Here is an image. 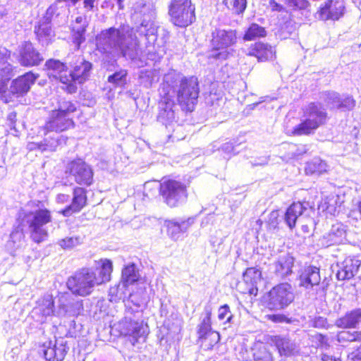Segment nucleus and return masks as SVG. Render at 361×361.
<instances>
[{"instance_id": "aec40b11", "label": "nucleus", "mask_w": 361, "mask_h": 361, "mask_svg": "<svg viewBox=\"0 0 361 361\" xmlns=\"http://www.w3.org/2000/svg\"><path fill=\"white\" fill-rule=\"evenodd\" d=\"M343 0H328L317 12L318 18L322 20H338L344 14Z\"/></svg>"}, {"instance_id": "7c9ffc66", "label": "nucleus", "mask_w": 361, "mask_h": 361, "mask_svg": "<svg viewBox=\"0 0 361 361\" xmlns=\"http://www.w3.org/2000/svg\"><path fill=\"white\" fill-rule=\"evenodd\" d=\"M361 323V308L348 311L343 316L338 318L335 325L341 329H356Z\"/></svg>"}, {"instance_id": "c03bdc74", "label": "nucleus", "mask_w": 361, "mask_h": 361, "mask_svg": "<svg viewBox=\"0 0 361 361\" xmlns=\"http://www.w3.org/2000/svg\"><path fill=\"white\" fill-rule=\"evenodd\" d=\"M128 72L125 69H120L112 75H109L108 82L115 87H124L127 81Z\"/></svg>"}, {"instance_id": "0e129e2a", "label": "nucleus", "mask_w": 361, "mask_h": 361, "mask_svg": "<svg viewBox=\"0 0 361 361\" xmlns=\"http://www.w3.org/2000/svg\"><path fill=\"white\" fill-rule=\"evenodd\" d=\"M9 78H4L0 75V97H2V94L7 91V82H8Z\"/></svg>"}, {"instance_id": "49530a36", "label": "nucleus", "mask_w": 361, "mask_h": 361, "mask_svg": "<svg viewBox=\"0 0 361 361\" xmlns=\"http://www.w3.org/2000/svg\"><path fill=\"white\" fill-rule=\"evenodd\" d=\"M261 271L256 268L247 269L244 275V281L248 283H250L252 286L257 285V283L261 281Z\"/></svg>"}, {"instance_id": "a18cd8bd", "label": "nucleus", "mask_w": 361, "mask_h": 361, "mask_svg": "<svg viewBox=\"0 0 361 361\" xmlns=\"http://www.w3.org/2000/svg\"><path fill=\"white\" fill-rule=\"evenodd\" d=\"M321 99L330 109H338L340 95L335 92H324L321 95Z\"/></svg>"}, {"instance_id": "6ab92c4d", "label": "nucleus", "mask_w": 361, "mask_h": 361, "mask_svg": "<svg viewBox=\"0 0 361 361\" xmlns=\"http://www.w3.org/2000/svg\"><path fill=\"white\" fill-rule=\"evenodd\" d=\"M157 35V40L154 44H149L147 40H142L140 44L145 41L146 45L145 49H142L141 54L137 57L140 58L143 55H158L160 56L165 53L164 45L169 40L170 32L164 27H158Z\"/></svg>"}, {"instance_id": "5701e85b", "label": "nucleus", "mask_w": 361, "mask_h": 361, "mask_svg": "<svg viewBox=\"0 0 361 361\" xmlns=\"http://www.w3.org/2000/svg\"><path fill=\"white\" fill-rule=\"evenodd\" d=\"M74 125L72 118L57 111H51L44 129L48 132H62L72 128Z\"/></svg>"}, {"instance_id": "c756f323", "label": "nucleus", "mask_w": 361, "mask_h": 361, "mask_svg": "<svg viewBox=\"0 0 361 361\" xmlns=\"http://www.w3.org/2000/svg\"><path fill=\"white\" fill-rule=\"evenodd\" d=\"M345 235L344 226L341 224H336L331 226L329 232L320 239V243L324 247L341 244L345 240Z\"/></svg>"}, {"instance_id": "69168bd1", "label": "nucleus", "mask_w": 361, "mask_h": 361, "mask_svg": "<svg viewBox=\"0 0 361 361\" xmlns=\"http://www.w3.org/2000/svg\"><path fill=\"white\" fill-rule=\"evenodd\" d=\"M54 11L55 7L52 6H49L46 11L45 16L39 21H45L47 19L49 23L51 24V18L53 16Z\"/></svg>"}, {"instance_id": "dca6fc26", "label": "nucleus", "mask_w": 361, "mask_h": 361, "mask_svg": "<svg viewBox=\"0 0 361 361\" xmlns=\"http://www.w3.org/2000/svg\"><path fill=\"white\" fill-rule=\"evenodd\" d=\"M82 301L75 299L68 293L63 294L59 299V310L56 315L59 317H75L82 310Z\"/></svg>"}, {"instance_id": "8fccbe9b", "label": "nucleus", "mask_w": 361, "mask_h": 361, "mask_svg": "<svg viewBox=\"0 0 361 361\" xmlns=\"http://www.w3.org/2000/svg\"><path fill=\"white\" fill-rule=\"evenodd\" d=\"M10 51L5 47H0V69L6 70L7 73L11 71V66L8 63Z\"/></svg>"}, {"instance_id": "4468645a", "label": "nucleus", "mask_w": 361, "mask_h": 361, "mask_svg": "<svg viewBox=\"0 0 361 361\" xmlns=\"http://www.w3.org/2000/svg\"><path fill=\"white\" fill-rule=\"evenodd\" d=\"M66 172L69 173L80 185L90 186L93 183V169L90 164L81 159L69 162L66 166Z\"/></svg>"}, {"instance_id": "4d7b16f0", "label": "nucleus", "mask_w": 361, "mask_h": 361, "mask_svg": "<svg viewBox=\"0 0 361 361\" xmlns=\"http://www.w3.org/2000/svg\"><path fill=\"white\" fill-rule=\"evenodd\" d=\"M218 151H221L224 154L225 159H229L231 155L235 154V147L232 142H226L223 144L221 147H218Z\"/></svg>"}, {"instance_id": "de8ad7c7", "label": "nucleus", "mask_w": 361, "mask_h": 361, "mask_svg": "<svg viewBox=\"0 0 361 361\" xmlns=\"http://www.w3.org/2000/svg\"><path fill=\"white\" fill-rule=\"evenodd\" d=\"M76 110V107L74 104L71 102L61 99L58 102L57 109L52 110L51 111H57L60 114H66L70 116Z\"/></svg>"}, {"instance_id": "37998d69", "label": "nucleus", "mask_w": 361, "mask_h": 361, "mask_svg": "<svg viewBox=\"0 0 361 361\" xmlns=\"http://www.w3.org/2000/svg\"><path fill=\"white\" fill-rule=\"evenodd\" d=\"M337 341L341 343L361 341V331H341L337 334Z\"/></svg>"}, {"instance_id": "603ef678", "label": "nucleus", "mask_w": 361, "mask_h": 361, "mask_svg": "<svg viewBox=\"0 0 361 361\" xmlns=\"http://www.w3.org/2000/svg\"><path fill=\"white\" fill-rule=\"evenodd\" d=\"M355 105V101L350 96H340L339 104H338V109L342 110H350Z\"/></svg>"}, {"instance_id": "052dcab7", "label": "nucleus", "mask_w": 361, "mask_h": 361, "mask_svg": "<svg viewBox=\"0 0 361 361\" xmlns=\"http://www.w3.org/2000/svg\"><path fill=\"white\" fill-rule=\"evenodd\" d=\"M269 320L274 323H291V319L283 314H273L267 315Z\"/></svg>"}, {"instance_id": "ddd939ff", "label": "nucleus", "mask_w": 361, "mask_h": 361, "mask_svg": "<svg viewBox=\"0 0 361 361\" xmlns=\"http://www.w3.org/2000/svg\"><path fill=\"white\" fill-rule=\"evenodd\" d=\"M35 80V75L31 72L19 76L12 81L9 89L2 94L1 100L5 103L14 102L16 99L23 96L29 91Z\"/></svg>"}, {"instance_id": "9d476101", "label": "nucleus", "mask_w": 361, "mask_h": 361, "mask_svg": "<svg viewBox=\"0 0 361 361\" xmlns=\"http://www.w3.org/2000/svg\"><path fill=\"white\" fill-rule=\"evenodd\" d=\"M310 212L311 208L307 202H293L286 209L284 221L290 229H293L298 223L301 226L302 230L307 233L309 231L308 223L312 222Z\"/></svg>"}, {"instance_id": "2f4dec72", "label": "nucleus", "mask_w": 361, "mask_h": 361, "mask_svg": "<svg viewBox=\"0 0 361 361\" xmlns=\"http://www.w3.org/2000/svg\"><path fill=\"white\" fill-rule=\"evenodd\" d=\"M299 281L300 286L306 289L319 285L321 281L319 269L313 266L305 267L299 276Z\"/></svg>"}, {"instance_id": "f704fd0d", "label": "nucleus", "mask_w": 361, "mask_h": 361, "mask_svg": "<svg viewBox=\"0 0 361 361\" xmlns=\"http://www.w3.org/2000/svg\"><path fill=\"white\" fill-rule=\"evenodd\" d=\"M51 133L47 131L44 134L46 137L38 145L39 149L41 151H55L58 145L66 143V139L62 135H58L56 132L52 134Z\"/></svg>"}, {"instance_id": "338daca9", "label": "nucleus", "mask_w": 361, "mask_h": 361, "mask_svg": "<svg viewBox=\"0 0 361 361\" xmlns=\"http://www.w3.org/2000/svg\"><path fill=\"white\" fill-rule=\"evenodd\" d=\"M269 6H270L271 10L275 11H282L284 9V8L282 5L278 4L274 0L270 1Z\"/></svg>"}, {"instance_id": "774afa93", "label": "nucleus", "mask_w": 361, "mask_h": 361, "mask_svg": "<svg viewBox=\"0 0 361 361\" xmlns=\"http://www.w3.org/2000/svg\"><path fill=\"white\" fill-rule=\"evenodd\" d=\"M322 361H341L339 357H336L333 355H329L326 354H324L322 357Z\"/></svg>"}, {"instance_id": "473e14b6", "label": "nucleus", "mask_w": 361, "mask_h": 361, "mask_svg": "<svg viewBox=\"0 0 361 361\" xmlns=\"http://www.w3.org/2000/svg\"><path fill=\"white\" fill-rule=\"evenodd\" d=\"M189 221L181 219H171L165 221L169 236L174 240L179 239L182 234L185 233L190 226Z\"/></svg>"}, {"instance_id": "20e7f679", "label": "nucleus", "mask_w": 361, "mask_h": 361, "mask_svg": "<svg viewBox=\"0 0 361 361\" xmlns=\"http://www.w3.org/2000/svg\"><path fill=\"white\" fill-rule=\"evenodd\" d=\"M303 119L293 130L294 135L313 134L327 120L326 109L319 103L312 102L303 109Z\"/></svg>"}, {"instance_id": "79ce46f5", "label": "nucleus", "mask_w": 361, "mask_h": 361, "mask_svg": "<svg viewBox=\"0 0 361 361\" xmlns=\"http://www.w3.org/2000/svg\"><path fill=\"white\" fill-rule=\"evenodd\" d=\"M140 83L145 87H152V84L159 81L158 73L156 70H145L140 71L139 76Z\"/></svg>"}, {"instance_id": "4be33fe9", "label": "nucleus", "mask_w": 361, "mask_h": 361, "mask_svg": "<svg viewBox=\"0 0 361 361\" xmlns=\"http://www.w3.org/2000/svg\"><path fill=\"white\" fill-rule=\"evenodd\" d=\"M161 95L163 97V100L159 103L160 110L157 120L168 128L169 126H173L174 123H176V110L174 109L176 104L170 97H166L164 94Z\"/></svg>"}, {"instance_id": "cd10ccee", "label": "nucleus", "mask_w": 361, "mask_h": 361, "mask_svg": "<svg viewBox=\"0 0 361 361\" xmlns=\"http://www.w3.org/2000/svg\"><path fill=\"white\" fill-rule=\"evenodd\" d=\"M295 259L288 253L279 256L274 263V274L279 278L284 279L293 274Z\"/></svg>"}, {"instance_id": "393cba45", "label": "nucleus", "mask_w": 361, "mask_h": 361, "mask_svg": "<svg viewBox=\"0 0 361 361\" xmlns=\"http://www.w3.org/2000/svg\"><path fill=\"white\" fill-rule=\"evenodd\" d=\"M360 262L358 259L346 257L343 261L336 264V278L344 281L352 279L358 271Z\"/></svg>"}, {"instance_id": "412c9836", "label": "nucleus", "mask_w": 361, "mask_h": 361, "mask_svg": "<svg viewBox=\"0 0 361 361\" xmlns=\"http://www.w3.org/2000/svg\"><path fill=\"white\" fill-rule=\"evenodd\" d=\"M271 341L281 357H293L300 353V345L288 336H275Z\"/></svg>"}, {"instance_id": "39448f33", "label": "nucleus", "mask_w": 361, "mask_h": 361, "mask_svg": "<svg viewBox=\"0 0 361 361\" xmlns=\"http://www.w3.org/2000/svg\"><path fill=\"white\" fill-rule=\"evenodd\" d=\"M142 313L136 311L128 310L121 322L120 323L121 334L129 337L130 341L134 345L140 341H145L149 333L147 324L141 319Z\"/></svg>"}, {"instance_id": "c85d7f7f", "label": "nucleus", "mask_w": 361, "mask_h": 361, "mask_svg": "<svg viewBox=\"0 0 361 361\" xmlns=\"http://www.w3.org/2000/svg\"><path fill=\"white\" fill-rule=\"evenodd\" d=\"M247 54L256 57L258 61H266L274 58L275 50L274 47L268 44L256 42L250 46L247 49Z\"/></svg>"}, {"instance_id": "c9c22d12", "label": "nucleus", "mask_w": 361, "mask_h": 361, "mask_svg": "<svg viewBox=\"0 0 361 361\" xmlns=\"http://www.w3.org/2000/svg\"><path fill=\"white\" fill-rule=\"evenodd\" d=\"M25 243V235L22 226L15 227L10 234V240L7 242L6 246L11 251H16L23 247Z\"/></svg>"}, {"instance_id": "f257e3e1", "label": "nucleus", "mask_w": 361, "mask_h": 361, "mask_svg": "<svg viewBox=\"0 0 361 361\" xmlns=\"http://www.w3.org/2000/svg\"><path fill=\"white\" fill-rule=\"evenodd\" d=\"M155 11L152 4L138 1L134 6L133 18L139 24L135 30L129 25L109 27L97 36V47L104 59L115 61L118 57L134 61L142 53L140 42L147 40L154 44L157 40V28L153 22Z\"/></svg>"}, {"instance_id": "a878e982", "label": "nucleus", "mask_w": 361, "mask_h": 361, "mask_svg": "<svg viewBox=\"0 0 361 361\" xmlns=\"http://www.w3.org/2000/svg\"><path fill=\"white\" fill-rule=\"evenodd\" d=\"M44 60L42 54L33 47L32 44L25 42L20 51V63L24 66L39 65Z\"/></svg>"}, {"instance_id": "b1692460", "label": "nucleus", "mask_w": 361, "mask_h": 361, "mask_svg": "<svg viewBox=\"0 0 361 361\" xmlns=\"http://www.w3.org/2000/svg\"><path fill=\"white\" fill-rule=\"evenodd\" d=\"M54 302L50 295L39 299L37 305L32 311V317L39 323L46 322L47 318L54 314Z\"/></svg>"}, {"instance_id": "72a5a7b5", "label": "nucleus", "mask_w": 361, "mask_h": 361, "mask_svg": "<svg viewBox=\"0 0 361 361\" xmlns=\"http://www.w3.org/2000/svg\"><path fill=\"white\" fill-rule=\"evenodd\" d=\"M35 32L42 46L48 45L54 37V32L47 19L45 21L39 22L38 25L35 27Z\"/></svg>"}, {"instance_id": "0eeeda50", "label": "nucleus", "mask_w": 361, "mask_h": 361, "mask_svg": "<svg viewBox=\"0 0 361 361\" xmlns=\"http://www.w3.org/2000/svg\"><path fill=\"white\" fill-rule=\"evenodd\" d=\"M51 221L50 212L46 209H37L24 214L22 224H26L31 233V238L37 243L44 241L47 237V231L44 226Z\"/></svg>"}, {"instance_id": "bf43d9fd", "label": "nucleus", "mask_w": 361, "mask_h": 361, "mask_svg": "<svg viewBox=\"0 0 361 361\" xmlns=\"http://www.w3.org/2000/svg\"><path fill=\"white\" fill-rule=\"evenodd\" d=\"M312 326L317 329H328L329 324L326 318L323 317H315L311 321Z\"/></svg>"}, {"instance_id": "1a4fd4ad", "label": "nucleus", "mask_w": 361, "mask_h": 361, "mask_svg": "<svg viewBox=\"0 0 361 361\" xmlns=\"http://www.w3.org/2000/svg\"><path fill=\"white\" fill-rule=\"evenodd\" d=\"M195 11L191 0H171L169 7L171 23L180 27H187L195 21Z\"/></svg>"}, {"instance_id": "7ed1b4c3", "label": "nucleus", "mask_w": 361, "mask_h": 361, "mask_svg": "<svg viewBox=\"0 0 361 361\" xmlns=\"http://www.w3.org/2000/svg\"><path fill=\"white\" fill-rule=\"evenodd\" d=\"M112 271V262L102 259L97 262L95 269L83 268L69 277L67 287L75 295L86 296L92 292L95 286L109 281Z\"/></svg>"}, {"instance_id": "3c124183", "label": "nucleus", "mask_w": 361, "mask_h": 361, "mask_svg": "<svg viewBox=\"0 0 361 361\" xmlns=\"http://www.w3.org/2000/svg\"><path fill=\"white\" fill-rule=\"evenodd\" d=\"M233 316L228 305H224L219 308L218 319L220 321H225V323H231Z\"/></svg>"}, {"instance_id": "f3484780", "label": "nucleus", "mask_w": 361, "mask_h": 361, "mask_svg": "<svg viewBox=\"0 0 361 361\" xmlns=\"http://www.w3.org/2000/svg\"><path fill=\"white\" fill-rule=\"evenodd\" d=\"M140 277L138 270L134 263L126 265L122 270L121 283L117 288H111L109 293L111 295H116L119 299L124 293L123 289L138 281Z\"/></svg>"}, {"instance_id": "4c0bfd02", "label": "nucleus", "mask_w": 361, "mask_h": 361, "mask_svg": "<svg viewBox=\"0 0 361 361\" xmlns=\"http://www.w3.org/2000/svg\"><path fill=\"white\" fill-rule=\"evenodd\" d=\"M87 23L73 25L72 28V39L75 47L78 49L82 42L85 40V33L86 32Z\"/></svg>"}, {"instance_id": "bb28decb", "label": "nucleus", "mask_w": 361, "mask_h": 361, "mask_svg": "<svg viewBox=\"0 0 361 361\" xmlns=\"http://www.w3.org/2000/svg\"><path fill=\"white\" fill-rule=\"evenodd\" d=\"M87 190L81 187H75L73 192L71 203L61 211L64 216H70L74 213L80 212L87 204Z\"/></svg>"}, {"instance_id": "13d9d810", "label": "nucleus", "mask_w": 361, "mask_h": 361, "mask_svg": "<svg viewBox=\"0 0 361 361\" xmlns=\"http://www.w3.org/2000/svg\"><path fill=\"white\" fill-rule=\"evenodd\" d=\"M289 149L290 150V155L293 157H297L298 156L302 155L303 154L307 152V148L305 145H295L293 144L289 145Z\"/></svg>"}, {"instance_id": "e2e57ef3", "label": "nucleus", "mask_w": 361, "mask_h": 361, "mask_svg": "<svg viewBox=\"0 0 361 361\" xmlns=\"http://www.w3.org/2000/svg\"><path fill=\"white\" fill-rule=\"evenodd\" d=\"M348 358L351 361H361V345L348 355Z\"/></svg>"}, {"instance_id": "58836bf2", "label": "nucleus", "mask_w": 361, "mask_h": 361, "mask_svg": "<svg viewBox=\"0 0 361 361\" xmlns=\"http://www.w3.org/2000/svg\"><path fill=\"white\" fill-rule=\"evenodd\" d=\"M226 7L235 15H243L247 8V0H223Z\"/></svg>"}, {"instance_id": "5fc2aeb1", "label": "nucleus", "mask_w": 361, "mask_h": 361, "mask_svg": "<svg viewBox=\"0 0 361 361\" xmlns=\"http://www.w3.org/2000/svg\"><path fill=\"white\" fill-rule=\"evenodd\" d=\"M43 353L47 360L56 361V352L54 351V345H52L51 341L48 343V345L44 344Z\"/></svg>"}, {"instance_id": "a19ab883", "label": "nucleus", "mask_w": 361, "mask_h": 361, "mask_svg": "<svg viewBox=\"0 0 361 361\" xmlns=\"http://www.w3.org/2000/svg\"><path fill=\"white\" fill-rule=\"evenodd\" d=\"M253 357L255 361H274L272 353L269 349L262 343L255 345Z\"/></svg>"}, {"instance_id": "6e6552de", "label": "nucleus", "mask_w": 361, "mask_h": 361, "mask_svg": "<svg viewBox=\"0 0 361 361\" xmlns=\"http://www.w3.org/2000/svg\"><path fill=\"white\" fill-rule=\"evenodd\" d=\"M159 193L163 201L169 207H178L188 199L186 185L176 180H166L159 185Z\"/></svg>"}, {"instance_id": "a211bd4d", "label": "nucleus", "mask_w": 361, "mask_h": 361, "mask_svg": "<svg viewBox=\"0 0 361 361\" xmlns=\"http://www.w3.org/2000/svg\"><path fill=\"white\" fill-rule=\"evenodd\" d=\"M45 68L50 79L59 80L66 87L68 86L69 78H72L69 76V71L66 63L58 59H50L46 61Z\"/></svg>"}, {"instance_id": "6e6d98bb", "label": "nucleus", "mask_w": 361, "mask_h": 361, "mask_svg": "<svg viewBox=\"0 0 361 361\" xmlns=\"http://www.w3.org/2000/svg\"><path fill=\"white\" fill-rule=\"evenodd\" d=\"M287 5L294 10L305 9L310 6L307 0H285Z\"/></svg>"}, {"instance_id": "2eb2a0df", "label": "nucleus", "mask_w": 361, "mask_h": 361, "mask_svg": "<svg viewBox=\"0 0 361 361\" xmlns=\"http://www.w3.org/2000/svg\"><path fill=\"white\" fill-rule=\"evenodd\" d=\"M205 317L203 318L200 324L198 326V338L200 340H204L207 342V338L212 340V343L208 345H205L206 350H212V348L220 341V335L218 332L212 330V308L209 306L204 307Z\"/></svg>"}, {"instance_id": "9b49d317", "label": "nucleus", "mask_w": 361, "mask_h": 361, "mask_svg": "<svg viewBox=\"0 0 361 361\" xmlns=\"http://www.w3.org/2000/svg\"><path fill=\"white\" fill-rule=\"evenodd\" d=\"M295 299L292 286L288 283H281L271 289L269 293V307L271 310H283Z\"/></svg>"}, {"instance_id": "09e8293b", "label": "nucleus", "mask_w": 361, "mask_h": 361, "mask_svg": "<svg viewBox=\"0 0 361 361\" xmlns=\"http://www.w3.org/2000/svg\"><path fill=\"white\" fill-rule=\"evenodd\" d=\"M54 348L56 352V361H62L69 349L62 340L56 341L54 344Z\"/></svg>"}, {"instance_id": "423d86ee", "label": "nucleus", "mask_w": 361, "mask_h": 361, "mask_svg": "<svg viewBox=\"0 0 361 361\" xmlns=\"http://www.w3.org/2000/svg\"><path fill=\"white\" fill-rule=\"evenodd\" d=\"M237 42L236 31L233 30H215L212 32V50L208 55L209 59L225 60L230 54L228 49Z\"/></svg>"}, {"instance_id": "ea45409f", "label": "nucleus", "mask_w": 361, "mask_h": 361, "mask_svg": "<svg viewBox=\"0 0 361 361\" xmlns=\"http://www.w3.org/2000/svg\"><path fill=\"white\" fill-rule=\"evenodd\" d=\"M267 35V32L264 27L259 25L257 23H252L245 31L243 36L245 41L254 40L257 37H264Z\"/></svg>"}, {"instance_id": "f8f14e48", "label": "nucleus", "mask_w": 361, "mask_h": 361, "mask_svg": "<svg viewBox=\"0 0 361 361\" xmlns=\"http://www.w3.org/2000/svg\"><path fill=\"white\" fill-rule=\"evenodd\" d=\"M72 71H69V83L64 87L68 93H75L77 90V84H82L90 76L92 64L85 60L82 57H78L76 61L71 65Z\"/></svg>"}, {"instance_id": "f03ea898", "label": "nucleus", "mask_w": 361, "mask_h": 361, "mask_svg": "<svg viewBox=\"0 0 361 361\" xmlns=\"http://www.w3.org/2000/svg\"><path fill=\"white\" fill-rule=\"evenodd\" d=\"M200 88L197 78H186L181 73L171 71L165 74L160 89V94L176 100L181 109L192 111L197 102Z\"/></svg>"}, {"instance_id": "680f3d73", "label": "nucleus", "mask_w": 361, "mask_h": 361, "mask_svg": "<svg viewBox=\"0 0 361 361\" xmlns=\"http://www.w3.org/2000/svg\"><path fill=\"white\" fill-rule=\"evenodd\" d=\"M279 212L278 211H272L269 216V225L270 227L273 228H276L279 224Z\"/></svg>"}, {"instance_id": "864d4df0", "label": "nucleus", "mask_w": 361, "mask_h": 361, "mask_svg": "<svg viewBox=\"0 0 361 361\" xmlns=\"http://www.w3.org/2000/svg\"><path fill=\"white\" fill-rule=\"evenodd\" d=\"M79 237H67L59 241V245L63 249H71L80 244Z\"/></svg>"}, {"instance_id": "e433bc0d", "label": "nucleus", "mask_w": 361, "mask_h": 361, "mask_svg": "<svg viewBox=\"0 0 361 361\" xmlns=\"http://www.w3.org/2000/svg\"><path fill=\"white\" fill-rule=\"evenodd\" d=\"M328 165L326 161L319 157H314L307 162L305 173L307 175H320L327 171Z\"/></svg>"}]
</instances>
